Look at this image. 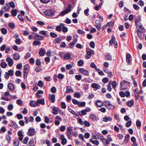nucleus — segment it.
<instances>
[{
    "label": "nucleus",
    "instance_id": "1",
    "mask_svg": "<svg viewBox=\"0 0 146 146\" xmlns=\"http://www.w3.org/2000/svg\"><path fill=\"white\" fill-rule=\"evenodd\" d=\"M72 5H71L70 3H69L68 5L67 8L65 10H64L62 11L57 16L58 17L59 16H64L65 14H66L68 13V12L71 11V7Z\"/></svg>",
    "mask_w": 146,
    "mask_h": 146
},
{
    "label": "nucleus",
    "instance_id": "2",
    "mask_svg": "<svg viewBox=\"0 0 146 146\" xmlns=\"http://www.w3.org/2000/svg\"><path fill=\"white\" fill-rule=\"evenodd\" d=\"M135 24L137 28V31L140 32H143L145 30L144 28L138 20L135 21Z\"/></svg>",
    "mask_w": 146,
    "mask_h": 146
},
{
    "label": "nucleus",
    "instance_id": "3",
    "mask_svg": "<svg viewBox=\"0 0 146 146\" xmlns=\"http://www.w3.org/2000/svg\"><path fill=\"white\" fill-rule=\"evenodd\" d=\"M104 105L108 109L110 110L113 109L115 108V106L112 104L110 103L109 101L104 102Z\"/></svg>",
    "mask_w": 146,
    "mask_h": 146
},
{
    "label": "nucleus",
    "instance_id": "4",
    "mask_svg": "<svg viewBox=\"0 0 146 146\" xmlns=\"http://www.w3.org/2000/svg\"><path fill=\"white\" fill-rule=\"evenodd\" d=\"M44 13L47 16L52 17L55 15V12L51 10L48 9L44 11Z\"/></svg>",
    "mask_w": 146,
    "mask_h": 146
},
{
    "label": "nucleus",
    "instance_id": "5",
    "mask_svg": "<svg viewBox=\"0 0 146 146\" xmlns=\"http://www.w3.org/2000/svg\"><path fill=\"white\" fill-rule=\"evenodd\" d=\"M73 129L70 127H68L67 129L66 134L68 139H70L71 137V134Z\"/></svg>",
    "mask_w": 146,
    "mask_h": 146
},
{
    "label": "nucleus",
    "instance_id": "6",
    "mask_svg": "<svg viewBox=\"0 0 146 146\" xmlns=\"http://www.w3.org/2000/svg\"><path fill=\"white\" fill-rule=\"evenodd\" d=\"M87 54L85 55V58H89L91 57V55L94 53V51L92 50L89 51H87Z\"/></svg>",
    "mask_w": 146,
    "mask_h": 146
},
{
    "label": "nucleus",
    "instance_id": "7",
    "mask_svg": "<svg viewBox=\"0 0 146 146\" xmlns=\"http://www.w3.org/2000/svg\"><path fill=\"white\" fill-rule=\"evenodd\" d=\"M6 61L8 62V64L9 66H11L13 64V61L12 58L7 57L6 59Z\"/></svg>",
    "mask_w": 146,
    "mask_h": 146
},
{
    "label": "nucleus",
    "instance_id": "8",
    "mask_svg": "<svg viewBox=\"0 0 146 146\" xmlns=\"http://www.w3.org/2000/svg\"><path fill=\"white\" fill-rule=\"evenodd\" d=\"M79 71L82 73L86 76L88 75L89 74V72L87 70H84L83 68H80L79 69Z\"/></svg>",
    "mask_w": 146,
    "mask_h": 146
},
{
    "label": "nucleus",
    "instance_id": "9",
    "mask_svg": "<svg viewBox=\"0 0 146 146\" xmlns=\"http://www.w3.org/2000/svg\"><path fill=\"white\" fill-rule=\"evenodd\" d=\"M55 95L54 94L49 95V99L51 103H54V102L55 99Z\"/></svg>",
    "mask_w": 146,
    "mask_h": 146
},
{
    "label": "nucleus",
    "instance_id": "10",
    "mask_svg": "<svg viewBox=\"0 0 146 146\" xmlns=\"http://www.w3.org/2000/svg\"><path fill=\"white\" fill-rule=\"evenodd\" d=\"M96 27L97 29L99 30L101 29V23L99 20H97L96 21Z\"/></svg>",
    "mask_w": 146,
    "mask_h": 146
},
{
    "label": "nucleus",
    "instance_id": "11",
    "mask_svg": "<svg viewBox=\"0 0 146 146\" xmlns=\"http://www.w3.org/2000/svg\"><path fill=\"white\" fill-rule=\"evenodd\" d=\"M92 87L94 88L96 90L100 89L101 88V87L99 84L95 83H94L92 85Z\"/></svg>",
    "mask_w": 146,
    "mask_h": 146
},
{
    "label": "nucleus",
    "instance_id": "12",
    "mask_svg": "<svg viewBox=\"0 0 146 146\" xmlns=\"http://www.w3.org/2000/svg\"><path fill=\"white\" fill-rule=\"evenodd\" d=\"M35 130L34 129H30L29 130L28 134L30 136H33L35 134Z\"/></svg>",
    "mask_w": 146,
    "mask_h": 146
},
{
    "label": "nucleus",
    "instance_id": "13",
    "mask_svg": "<svg viewBox=\"0 0 146 146\" xmlns=\"http://www.w3.org/2000/svg\"><path fill=\"white\" fill-rule=\"evenodd\" d=\"M34 38L35 40H42L44 39V37L43 36L38 34L35 35L34 36Z\"/></svg>",
    "mask_w": 146,
    "mask_h": 146
},
{
    "label": "nucleus",
    "instance_id": "14",
    "mask_svg": "<svg viewBox=\"0 0 146 146\" xmlns=\"http://www.w3.org/2000/svg\"><path fill=\"white\" fill-rule=\"evenodd\" d=\"M96 104L97 106L100 107H102L104 104V102L102 103V102L100 100H98L96 102Z\"/></svg>",
    "mask_w": 146,
    "mask_h": 146
},
{
    "label": "nucleus",
    "instance_id": "15",
    "mask_svg": "<svg viewBox=\"0 0 146 146\" xmlns=\"http://www.w3.org/2000/svg\"><path fill=\"white\" fill-rule=\"evenodd\" d=\"M60 25L62 27V31L63 32L66 33L68 31V29L67 28L64 26V24L63 23H60Z\"/></svg>",
    "mask_w": 146,
    "mask_h": 146
},
{
    "label": "nucleus",
    "instance_id": "16",
    "mask_svg": "<svg viewBox=\"0 0 146 146\" xmlns=\"http://www.w3.org/2000/svg\"><path fill=\"white\" fill-rule=\"evenodd\" d=\"M18 136L19 137V139L21 141H22L23 139V135L22 133V131H19L18 133Z\"/></svg>",
    "mask_w": 146,
    "mask_h": 146
},
{
    "label": "nucleus",
    "instance_id": "17",
    "mask_svg": "<svg viewBox=\"0 0 146 146\" xmlns=\"http://www.w3.org/2000/svg\"><path fill=\"white\" fill-rule=\"evenodd\" d=\"M20 55L18 53H15L13 56V58L14 59L16 60H18L20 59Z\"/></svg>",
    "mask_w": 146,
    "mask_h": 146
},
{
    "label": "nucleus",
    "instance_id": "18",
    "mask_svg": "<svg viewBox=\"0 0 146 146\" xmlns=\"http://www.w3.org/2000/svg\"><path fill=\"white\" fill-rule=\"evenodd\" d=\"M29 66L28 64H26L24 66V72L28 73L29 71Z\"/></svg>",
    "mask_w": 146,
    "mask_h": 146
},
{
    "label": "nucleus",
    "instance_id": "19",
    "mask_svg": "<svg viewBox=\"0 0 146 146\" xmlns=\"http://www.w3.org/2000/svg\"><path fill=\"white\" fill-rule=\"evenodd\" d=\"M36 102L37 106L38 104H40L42 105H44L45 104L44 99H38L37 100Z\"/></svg>",
    "mask_w": 146,
    "mask_h": 146
},
{
    "label": "nucleus",
    "instance_id": "20",
    "mask_svg": "<svg viewBox=\"0 0 146 146\" xmlns=\"http://www.w3.org/2000/svg\"><path fill=\"white\" fill-rule=\"evenodd\" d=\"M8 87L9 89L11 91H13L14 90V85L11 83H9L8 84Z\"/></svg>",
    "mask_w": 146,
    "mask_h": 146
},
{
    "label": "nucleus",
    "instance_id": "21",
    "mask_svg": "<svg viewBox=\"0 0 146 146\" xmlns=\"http://www.w3.org/2000/svg\"><path fill=\"white\" fill-rule=\"evenodd\" d=\"M46 50L44 49H41L39 51V53L41 56H43L45 54Z\"/></svg>",
    "mask_w": 146,
    "mask_h": 146
},
{
    "label": "nucleus",
    "instance_id": "22",
    "mask_svg": "<svg viewBox=\"0 0 146 146\" xmlns=\"http://www.w3.org/2000/svg\"><path fill=\"white\" fill-rule=\"evenodd\" d=\"M115 42V37L113 36L112 35L111 39L110 40L109 43L112 45L114 43V42Z\"/></svg>",
    "mask_w": 146,
    "mask_h": 146
},
{
    "label": "nucleus",
    "instance_id": "23",
    "mask_svg": "<svg viewBox=\"0 0 146 146\" xmlns=\"http://www.w3.org/2000/svg\"><path fill=\"white\" fill-rule=\"evenodd\" d=\"M78 113L80 115L82 116L86 115V111L85 110H83L81 111H79Z\"/></svg>",
    "mask_w": 146,
    "mask_h": 146
},
{
    "label": "nucleus",
    "instance_id": "24",
    "mask_svg": "<svg viewBox=\"0 0 146 146\" xmlns=\"http://www.w3.org/2000/svg\"><path fill=\"white\" fill-rule=\"evenodd\" d=\"M53 113L54 114H57L59 113V109L58 108L54 107L53 108Z\"/></svg>",
    "mask_w": 146,
    "mask_h": 146
},
{
    "label": "nucleus",
    "instance_id": "25",
    "mask_svg": "<svg viewBox=\"0 0 146 146\" xmlns=\"http://www.w3.org/2000/svg\"><path fill=\"white\" fill-rule=\"evenodd\" d=\"M134 104V101L133 100H131L127 102V105L129 107H131Z\"/></svg>",
    "mask_w": 146,
    "mask_h": 146
},
{
    "label": "nucleus",
    "instance_id": "26",
    "mask_svg": "<svg viewBox=\"0 0 146 146\" xmlns=\"http://www.w3.org/2000/svg\"><path fill=\"white\" fill-rule=\"evenodd\" d=\"M102 119V120L105 122H107L108 121H111L112 119L110 117H103Z\"/></svg>",
    "mask_w": 146,
    "mask_h": 146
},
{
    "label": "nucleus",
    "instance_id": "27",
    "mask_svg": "<svg viewBox=\"0 0 146 146\" xmlns=\"http://www.w3.org/2000/svg\"><path fill=\"white\" fill-rule=\"evenodd\" d=\"M29 105L31 106H33L34 107H36L37 106L36 102H35L34 101H31L29 103Z\"/></svg>",
    "mask_w": 146,
    "mask_h": 146
},
{
    "label": "nucleus",
    "instance_id": "28",
    "mask_svg": "<svg viewBox=\"0 0 146 146\" xmlns=\"http://www.w3.org/2000/svg\"><path fill=\"white\" fill-rule=\"evenodd\" d=\"M68 110L72 114L76 116L77 117H79L78 115L73 110L70 108L68 109Z\"/></svg>",
    "mask_w": 146,
    "mask_h": 146
},
{
    "label": "nucleus",
    "instance_id": "29",
    "mask_svg": "<svg viewBox=\"0 0 146 146\" xmlns=\"http://www.w3.org/2000/svg\"><path fill=\"white\" fill-rule=\"evenodd\" d=\"M72 92H73V91L71 87L70 86H67L66 88V93H69Z\"/></svg>",
    "mask_w": 146,
    "mask_h": 146
},
{
    "label": "nucleus",
    "instance_id": "30",
    "mask_svg": "<svg viewBox=\"0 0 146 146\" xmlns=\"http://www.w3.org/2000/svg\"><path fill=\"white\" fill-rule=\"evenodd\" d=\"M64 58L66 60H70L71 58V54L69 53H66L65 55Z\"/></svg>",
    "mask_w": 146,
    "mask_h": 146
},
{
    "label": "nucleus",
    "instance_id": "31",
    "mask_svg": "<svg viewBox=\"0 0 146 146\" xmlns=\"http://www.w3.org/2000/svg\"><path fill=\"white\" fill-rule=\"evenodd\" d=\"M17 11L16 9H13L11 11V14L14 17H15L17 15Z\"/></svg>",
    "mask_w": 146,
    "mask_h": 146
},
{
    "label": "nucleus",
    "instance_id": "32",
    "mask_svg": "<svg viewBox=\"0 0 146 146\" xmlns=\"http://www.w3.org/2000/svg\"><path fill=\"white\" fill-rule=\"evenodd\" d=\"M131 57V55L129 54H127V55L126 57V62L128 63H130L131 62V60L130 59Z\"/></svg>",
    "mask_w": 146,
    "mask_h": 146
},
{
    "label": "nucleus",
    "instance_id": "33",
    "mask_svg": "<svg viewBox=\"0 0 146 146\" xmlns=\"http://www.w3.org/2000/svg\"><path fill=\"white\" fill-rule=\"evenodd\" d=\"M41 43L40 41L36 40H35L33 42V45L34 46L39 45Z\"/></svg>",
    "mask_w": 146,
    "mask_h": 146
},
{
    "label": "nucleus",
    "instance_id": "34",
    "mask_svg": "<svg viewBox=\"0 0 146 146\" xmlns=\"http://www.w3.org/2000/svg\"><path fill=\"white\" fill-rule=\"evenodd\" d=\"M90 141L92 142L93 144L96 145H98L99 144V142L98 140H93L92 139L90 140Z\"/></svg>",
    "mask_w": 146,
    "mask_h": 146
},
{
    "label": "nucleus",
    "instance_id": "35",
    "mask_svg": "<svg viewBox=\"0 0 146 146\" xmlns=\"http://www.w3.org/2000/svg\"><path fill=\"white\" fill-rule=\"evenodd\" d=\"M129 134H127L125 136V143H127L129 139Z\"/></svg>",
    "mask_w": 146,
    "mask_h": 146
},
{
    "label": "nucleus",
    "instance_id": "36",
    "mask_svg": "<svg viewBox=\"0 0 146 146\" xmlns=\"http://www.w3.org/2000/svg\"><path fill=\"white\" fill-rule=\"evenodd\" d=\"M39 33L41 35H45L46 36H48L49 35L48 34H46L45 31H40L39 32Z\"/></svg>",
    "mask_w": 146,
    "mask_h": 146
},
{
    "label": "nucleus",
    "instance_id": "37",
    "mask_svg": "<svg viewBox=\"0 0 146 146\" xmlns=\"http://www.w3.org/2000/svg\"><path fill=\"white\" fill-rule=\"evenodd\" d=\"M1 66L3 68H5L7 66V64L5 62H2L1 64Z\"/></svg>",
    "mask_w": 146,
    "mask_h": 146
},
{
    "label": "nucleus",
    "instance_id": "38",
    "mask_svg": "<svg viewBox=\"0 0 146 146\" xmlns=\"http://www.w3.org/2000/svg\"><path fill=\"white\" fill-rule=\"evenodd\" d=\"M81 95L80 93L78 92H76L74 94V96L76 98H80V97Z\"/></svg>",
    "mask_w": 146,
    "mask_h": 146
},
{
    "label": "nucleus",
    "instance_id": "39",
    "mask_svg": "<svg viewBox=\"0 0 146 146\" xmlns=\"http://www.w3.org/2000/svg\"><path fill=\"white\" fill-rule=\"evenodd\" d=\"M62 37H58L55 39V40L56 42L60 43V42L62 40Z\"/></svg>",
    "mask_w": 146,
    "mask_h": 146
},
{
    "label": "nucleus",
    "instance_id": "40",
    "mask_svg": "<svg viewBox=\"0 0 146 146\" xmlns=\"http://www.w3.org/2000/svg\"><path fill=\"white\" fill-rule=\"evenodd\" d=\"M1 31L3 35H5L7 33V30L5 28H2L1 29Z\"/></svg>",
    "mask_w": 146,
    "mask_h": 146
},
{
    "label": "nucleus",
    "instance_id": "41",
    "mask_svg": "<svg viewBox=\"0 0 146 146\" xmlns=\"http://www.w3.org/2000/svg\"><path fill=\"white\" fill-rule=\"evenodd\" d=\"M6 6L4 7V9H5V11H8L9 10L10 7L8 3H6Z\"/></svg>",
    "mask_w": 146,
    "mask_h": 146
},
{
    "label": "nucleus",
    "instance_id": "42",
    "mask_svg": "<svg viewBox=\"0 0 146 146\" xmlns=\"http://www.w3.org/2000/svg\"><path fill=\"white\" fill-rule=\"evenodd\" d=\"M84 64V61L83 60H80L78 61V66H82Z\"/></svg>",
    "mask_w": 146,
    "mask_h": 146
},
{
    "label": "nucleus",
    "instance_id": "43",
    "mask_svg": "<svg viewBox=\"0 0 146 146\" xmlns=\"http://www.w3.org/2000/svg\"><path fill=\"white\" fill-rule=\"evenodd\" d=\"M105 58L108 60H111V56L110 54H108L105 56Z\"/></svg>",
    "mask_w": 146,
    "mask_h": 146
},
{
    "label": "nucleus",
    "instance_id": "44",
    "mask_svg": "<svg viewBox=\"0 0 146 146\" xmlns=\"http://www.w3.org/2000/svg\"><path fill=\"white\" fill-rule=\"evenodd\" d=\"M77 120L79 123L81 125H83L84 124V122L82 120V119L80 118H78L77 119Z\"/></svg>",
    "mask_w": 146,
    "mask_h": 146
},
{
    "label": "nucleus",
    "instance_id": "45",
    "mask_svg": "<svg viewBox=\"0 0 146 146\" xmlns=\"http://www.w3.org/2000/svg\"><path fill=\"white\" fill-rule=\"evenodd\" d=\"M22 73L20 71H17L15 73V74L17 76H20L21 75Z\"/></svg>",
    "mask_w": 146,
    "mask_h": 146
},
{
    "label": "nucleus",
    "instance_id": "46",
    "mask_svg": "<svg viewBox=\"0 0 146 146\" xmlns=\"http://www.w3.org/2000/svg\"><path fill=\"white\" fill-rule=\"evenodd\" d=\"M131 123L132 121L131 120L127 121L126 123V126L127 127H129L131 126Z\"/></svg>",
    "mask_w": 146,
    "mask_h": 146
},
{
    "label": "nucleus",
    "instance_id": "47",
    "mask_svg": "<svg viewBox=\"0 0 146 146\" xmlns=\"http://www.w3.org/2000/svg\"><path fill=\"white\" fill-rule=\"evenodd\" d=\"M62 27L60 25H60L59 26H56V30L57 31H60L62 30Z\"/></svg>",
    "mask_w": 146,
    "mask_h": 146
},
{
    "label": "nucleus",
    "instance_id": "48",
    "mask_svg": "<svg viewBox=\"0 0 146 146\" xmlns=\"http://www.w3.org/2000/svg\"><path fill=\"white\" fill-rule=\"evenodd\" d=\"M43 82L41 80H39L38 83V85L41 87H42L43 86Z\"/></svg>",
    "mask_w": 146,
    "mask_h": 146
},
{
    "label": "nucleus",
    "instance_id": "49",
    "mask_svg": "<svg viewBox=\"0 0 146 146\" xmlns=\"http://www.w3.org/2000/svg\"><path fill=\"white\" fill-rule=\"evenodd\" d=\"M22 65L21 63L18 64L16 66V68L18 69H21L22 68Z\"/></svg>",
    "mask_w": 146,
    "mask_h": 146
},
{
    "label": "nucleus",
    "instance_id": "50",
    "mask_svg": "<svg viewBox=\"0 0 146 146\" xmlns=\"http://www.w3.org/2000/svg\"><path fill=\"white\" fill-rule=\"evenodd\" d=\"M58 77L59 79H63L64 77V75L61 74L60 73L58 74Z\"/></svg>",
    "mask_w": 146,
    "mask_h": 146
},
{
    "label": "nucleus",
    "instance_id": "51",
    "mask_svg": "<svg viewBox=\"0 0 146 146\" xmlns=\"http://www.w3.org/2000/svg\"><path fill=\"white\" fill-rule=\"evenodd\" d=\"M72 102L75 105H78L80 103V102L75 99H73L72 100Z\"/></svg>",
    "mask_w": 146,
    "mask_h": 146
},
{
    "label": "nucleus",
    "instance_id": "52",
    "mask_svg": "<svg viewBox=\"0 0 146 146\" xmlns=\"http://www.w3.org/2000/svg\"><path fill=\"white\" fill-rule=\"evenodd\" d=\"M50 35L52 37L54 38L56 37L57 36V35L56 34L53 32H51L50 33Z\"/></svg>",
    "mask_w": 146,
    "mask_h": 146
},
{
    "label": "nucleus",
    "instance_id": "53",
    "mask_svg": "<svg viewBox=\"0 0 146 146\" xmlns=\"http://www.w3.org/2000/svg\"><path fill=\"white\" fill-rule=\"evenodd\" d=\"M6 139L8 142H10L11 140V137L9 135H6Z\"/></svg>",
    "mask_w": 146,
    "mask_h": 146
},
{
    "label": "nucleus",
    "instance_id": "54",
    "mask_svg": "<svg viewBox=\"0 0 146 146\" xmlns=\"http://www.w3.org/2000/svg\"><path fill=\"white\" fill-rule=\"evenodd\" d=\"M75 78L77 80H80L82 79V76L80 75H76L75 76Z\"/></svg>",
    "mask_w": 146,
    "mask_h": 146
},
{
    "label": "nucleus",
    "instance_id": "55",
    "mask_svg": "<svg viewBox=\"0 0 146 146\" xmlns=\"http://www.w3.org/2000/svg\"><path fill=\"white\" fill-rule=\"evenodd\" d=\"M116 83L115 81H113L112 83V86L113 88L115 89L116 88Z\"/></svg>",
    "mask_w": 146,
    "mask_h": 146
},
{
    "label": "nucleus",
    "instance_id": "56",
    "mask_svg": "<svg viewBox=\"0 0 146 146\" xmlns=\"http://www.w3.org/2000/svg\"><path fill=\"white\" fill-rule=\"evenodd\" d=\"M86 103L84 102H83L81 103L80 102L78 106L79 107H84L85 106Z\"/></svg>",
    "mask_w": 146,
    "mask_h": 146
},
{
    "label": "nucleus",
    "instance_id": "57",
    "mask_svg": "<svg viewBox=\"0 0 146 146\" xmlns=\"http://www.w3.org/2000/svg\"><path fill=\"white\" fill-rule=\"evenodd\" d=\"M90 119L92 120L95 121L96 119V118L94 114H92L90 116Z\"/></svg>",
    "mask_w": 146,
    "mask_h": 146
},
{
    "label": "nucleus",
    "instance_id": "58",
    "mask_svg": "<svg viewBox=\"0 0 146 146\" xmlns=\"http://www.w3.org/2000/svg\"><path fill=\"white\" fill-rule=\"evenodd\" d=\"M9 5L12 8H14L15 7V4L13 1H11L9 2Z\"/></svg>",
    "mask_w": 146,
    "mask_h": 146
},
{
    "label": "nucleus",
    "instance_id": "59",
    "mask_svg": "<svg viewBox=\"0 0 146 146\" xmlns=\"http://www.w3.org/2000/svg\"><path fill=\"white\" fill-rule=\"evenodd\" d=\"M73 66V64H67L66 66V68L68 70H69L72 68Z\"/></svg>",
    "mask_w": 146,
    "mask_h": 146
},
{
    "label": "nucleus",
    "instance_id": "60",
    "mask_svg": "<svg viewBox=\"0 0 146 146\" xmlns=\"http://www.w3.org/2000/svg\"><path fill=\"white\" fill-rule=\"evenodd\" d=\"M84 124L86 126L88 127H89L90 125V123L87 121H84Z\"/></svg>",
    "mask_w": 146,
    "mask_h": 146
},
{
    "label": "nucleus",
    "instance_id": "61",
    "mask_svg": "<svg viewBox=\"0 0 146 146\" xmlns=\"http://www.w3.org/2000/svg\"><path fill=\"white\" fill-rule=\"evenodd\" d=\"M61 108L62 109H65L66 108V106L64 102H62L61 104Z\"/></svg>",
    "mask_w": 146,
    "mask_h": 146
},
{
    "label": "nucleus",
    "instance_id": "62",
    "mask_svg": "<svg viewBox=\"0 0 146 146\" xmlns=\"http://www.w3.org/2000/svg\"><path fill=\"white\" fill-rule=\"evenodd\" d=\"M109 81V79L107 78H105L103 79L102 80V81L104 83H107Z\"/></svg>",
    "mask_w": 146,
    "mask_h": 146
},
{
    "label": "nucleus",
    "instance_id": "63",
    "mask_svg": "<svg viewBox=\"0 0 146 146\" xmlns=\"http://www.w3.org/2000/svg\"><path fill=\"white\" fill-rule=\"evenodd\" d=\"M56 88L54 86L52 87L51 89V91L52 93H55L56 92Z\"/></svg>",
    "mask_w": 146,
    "mask_h": 146
},
{
    "label": "nucleus",
    "instance_id": "64",
    "mask_svg": "<svg viewBox=\"0 0 146 146\" xmlns=\"http://www.w3.org/2000/svg\"><path fill=\"white\" fill-rule=\"evenodd\" d=\"M13 104H10L8 106L7 109L9 110H11L13 109Z\"/></svg>",
    "mask_w": 146,
    "mask_h": 146
}]
</instances>
